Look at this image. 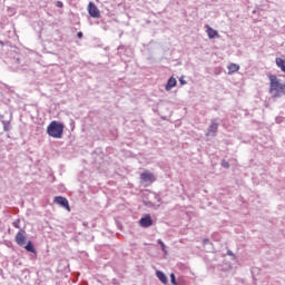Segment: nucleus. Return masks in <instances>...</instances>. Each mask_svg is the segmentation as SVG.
<instances>
[{
  "mask_svg": "<svg viewBox=\"0 0 285 285\" xmlns=\"http://www.w3.org/2000/svg\"><path fill=\"white\" fill-rule=\"evenodd\" d=\"M47 134L53 139H61L63 137V124L53 120L47 127Z\"/></svg>",
  "mask_w": 285,
  "mask_h": 285,
  "instance_id": "obj_1",
  "label": "nucleus"
},
{
  "mask_svg": "<svg viewBox=\"0 0 285 285\" xmlns=\"http://www.w3.org/2000/svg\"><path fill=\"white\" fill-rule=\"evenodd\" d=\"M269 90L271 92H275V97H279L281 95H285V83L279 82L277 76L269 75Z\"/></svg>",
  "mask_w": 285,
  "mask_h": 285,
  "instance_id": "obj_2",
  "label": "nucleus"
},
{
  "mask_svg": "<svg viewBox=\"0 0 285 285\" xmlns=\"http://www.w3.org/2000/svg\"><path fill=\"white\" fill-rule=\"evenodd\" d=\"M16 244L18 246H26L28 242V234L26 233V229H21L16 234Z\"/></svg>",
  "mask_w": 285,
  "mask_h": 285,
  "instance_id": "obj_3",
  "label": "nucleus"
},
{
  "mask_svg": "<svg viewBox=\"0 0 285 285\" xmlns=\"http://www.w3.org/2000/svg\"><path fill=\"white\" fill-rule=\"evenodd\" d=\"M53 203L58 204V206H61L62 208H66L68 213H70V203H68V198L62 197V196H56L53 198Z\"/></svg>",
  "mask_w": 285,
  "mask_h": 285,
  "instance_id": "obj_4",
  "label": "nucleus"
},
{
  "mask_svg": "<svg viewBox=\"0 0 285 285\" xmlns=\"http://www.w3.org/2000/svg\"><path fill=\"white\" fill-rule=\"evenodd\" d=\"M141 181H145L147 184H154V181H157V178H155V175L148 170H145L140 174Z\"/></svg>",
  "mask_w": 285,
  "mask_h": 285,
  "instance_id": "obj_5",
  "label": "nucleus"
},
{
  "mask_svg": "<svg viewBox=\"0 0 285 285\" xmlns=\"http://www.w3.org/2000/svg\"><path fill=\"white\" fill-rule=\"evenodd\" d=\"M88 12H89L90 17H92L94 19H99V17H100L99 9L97 8V6H95L94 2H89Z\"/></svg>",
  "mask_w": 285,
  "mask_h": 285,
  "instance_id": "obj_6",
  "label": "nucleus"
},
{
  "mask_svg": "<svg viewBox=\"0 0 285 285\" xmlns=\"http://www.w3.org/2000/svg\"><path fill=\"white\" fill-rule=\"evenodd\" d=\"M139 226H141V228H150V226H153V218L150 215H146L145 217L140 218Z\"/></svg>",
  "mask_w": 285,
  "mask_h": 285,
  "instance_id": "obj_7",
  "label": "nucleus"
},
{
  "mask_svg": "<svg viewBox=\"0 0 285 285\" xmlns=\"http://www.w3.org/2000/svg\"><path fill=\"white\" fill-rule=\"evenodd\" d=\"M206 32L209 39H219V32L213 29L210 26H206Z\"/></svg>",
  "mask_w": 285,
  "mask_h": 285,
  "instance_id": "obj_8",
  "label": "nucleus"
},
{
  "mask_svg": "<svg viewBox=\"0 0 285 285\" xmlns=\"http://www.w3.org/2000/svg\"><path fill=\"white\" fill-rule=\"evenodd\" d=\"M175 86H177V79H175L174 77H170L167 81V85L165 87V90H173V88H175Z\"/></svg>",
  "mask_w": 285,
  "mask_h": 285,
  "instance_id": "obj_9",
  "label": "nucleus"
},
{
  "mask_svg": "<svg viewBox=\"0 0 285 285\" xmlns=\"http://www.w3.org/2000/svg\"><path fill=\"white\" fill-rule=\"evenodd\" d=\"M218 128H219V124L212 122L209 128H208L207 135H215L217 132Z\"/></svg>",
  "mask_w": 285,
  "mask_h": 285,
  "instance_id": "obj_10",
  "label": "nucleus"
},
{
  "mask_svg": "<svg viewBox=\"0 0 285 285\" xmlns=\"http://www.w3.org/2000/svg\"><path fill=\"white\" fill-rule=\"evenodd\" d=\"M156 276L163 284H168V277H166V274H164V272L157 271Z\"/></svg>",
  "mask_w": 285,
  "mask_h": 285,
  "instance_id": "obj_11",
  "label": "nucleus"
},
{
  "mask_svg": "<svg viewBox=\"0 0 285 285\" xmlns=\"http://www.w3.org/2000/svg\"><path fill=\"white\" fill-rule=\"evenodd\" d=\"M275 63H276L277 68H279L282 70V72L285 73V60L282 58H276Z\"/></svg>",
  "mask_w": 285,
  "mask_h": 285,
  "instance_id": "obj_12",
  "label": "nucleus"
},
{
  "mask_svg": "<svg viewBox=\"0 0 285 285\" xmlns=\"http://www.w3.org/2000/svg\"><path fill=\"white\" fill-rule=\"evenodd\" d=\"M228 73L229 75H233V72H238L239 71V65H237V63H229L228 65Z\"/></svg>",
  "mask_w": 285,
  "mask_h": 285,
  "instance_id": "obj_13",
  "label": "nucleus"
},
{
  "mask_svg": "<svg viewBox=\"0 0 285 285\" xmlns=\"http://www.w3.org/2000/svg\"><path fill=\"white\" fill-rule=\"evenodd\" d=\"M24 249L28 253H37V249L35 248V245L30 240H28L27 245L24 246Z\"/></svg>",
  "mask_w": 285,
  "mask_h": 285,
  "instance_id": "obj_14",
  "label": "nucleus"
},
{
  "mask_svg": "<svg viewBox=\"0 0 285 285\" xmlns=\"http://www.w3.org/2000/svg\"><path fill=\"white\" fill-rule=\"evenodd\" d=\"M170 281H171L173 285H179V284H177V279L175 278V273L170 274Z\"/></svg>",
  "mask_w": 285,
  "mask_h": 285,
  "instance_id": "obj_15",
  "label": "nucleus"
},
{
  "mask_svg": "<svg viewBox=\"0 0 285 285\" xmlns=\"http://www.w3.org/2000/svg\"><path fill=\"white\" fill-rule=\"evenodd\" d=\"M158 244L161 246V250L166 253V244L161 239H158Z\"/></svg>",
  "mask_w": 285,
  "mask_h": 285,
  "instance_id": "obj_16",
  "label": "nucleus"
},
{
  "mask_svg": "<svg viewBox=\"0 0 285 285\" xmlns=\"http://www.w3.org/2000/svg\"><path fill=\"white\" fill-rule=\"evenodd\" d=\"M56 6H57V8H63V2L57 1V2H56Z\"/></svg>",
  "mask_w": 285,
  "mask_h": 285,
  "instance_id": "obj_17",
  "label": "nucleus"
},
{
  "mask_svg": "<svg viewBox=\"0 0 285 285\" xmlns=\"http://www.w3.org/2000/svg\"><path fill=\"white\" fill-rule=\"evenodd\" d=\"M77 37H78V39H83V32L79 31V32L77 33Z\"/></svg>",
  "mask_w": 285,
  "mask_h": 285,
  "instance_id": "obj_18",
  "label": "nucleus"
},
{
  "mask_svg": "<svg viewBox=\"0 0 285 285\" xmlns=\"http://www.w3.org/2000/svg\"><path fill=\"white\" fill-rule=\"evenodd\" d=\"M224 168H230V165L228 163L223 164Z\"/></svg>",
  "mask_w": 285,
  "mask_h": 285,
  "instance_id": "obj_19",
  "label": "nucleus"
},
{
  "mask_svg": "<svg viewBox=\"0 0 285 285\" xmlns=\"http://www.w3.org/2000/svg\"><path fill=\"white\" fill-rule=\"evenodd\" d=\"M13 226H14V228H20L19 223H17V222L13 223Z\"/></svg>",
  "mask_w": 285,
  "mask_h": 285,
  "instance_id": "obj_20",
  "label": "nucleus"
},
{
  "mask_svg": "<svg viewBox=\"0 0 285 285\" xmlns=\"http://www.w3.org/2000/svg\"><path fill=\"white\" fill-rule=\"evenodd\" d=\"M204 244H208V239H204Z\"/></svg>",
  "mask_w": 285,
  "mask_h": 285,
  "instance_id": "obj_21",
  "label": "nucleus"
},
{
  "mask_svg": "<svg viewBox=\"0 0 285 285\" xmlns=\"http://www.w3.org/2000/svg\"><path fill=\"white\" fill-rule=\"evenodd\" d=\"M6 130H8V127H4Z\"/></svg>",
  "mask_w": 285,
  "mask_h": 285,
  "instance_id": "obj_22",
  "label": "nucleus"
}]
</instances>
